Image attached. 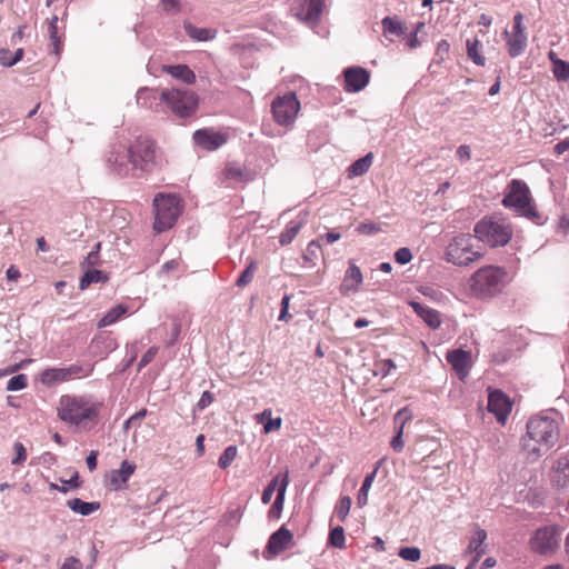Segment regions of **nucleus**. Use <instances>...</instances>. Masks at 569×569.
<instances>
[{
	"label": "nucleus",
	"mask_w": 569,
	"mask_h": 569,
	"mask_svg": "<svg viewBox=\"0 0 569 569\" xmlns=\"http://www.w3.org/2000/svg\"><path fill=\"white\" fill-rule=\"evenodd\" d=\"M559 423L549 416H536L527 422V435L522 438L523 451L537 459L548 452L559 440Z\"/></svg>",
	"instance_id": "1"
},
{
	"label": "nucleus",
	"mask_w": 569,
	"mask_h": 569,
	"mask_svg": "<svg viewBox=\"0 0 569 569\" xmlns=\"http://www.w3.org/2000/svg\"><path fill=\"white\" fill-rule=\"evenodd\" d=\"M101 403L82 396L64 395L58 405V417L72 426L90 430L97 425Z\"/></svg>",
	"instance_id": "2"
},
{
	"label": "nucleus",
	"mask_w": 569,
	"mask_h": 569,
	"mask_svg": "<svg viewBox=\"0 0 569 569\" xmlns=\"http://www.w3.org/2000/svg\"><path fill=\"white\" fill-rule=\"evenodd\" d=\"M507 284V271L502 267L485 266L470 278V289L478 298H491Z\"/></svg>",
	"instance_id": "3"
},
{
	"label": "nucleus",
	"mask_w": 569,
	"mask_h": 569,
	"mask_svg": "<svg viewBox=\"0 0 569 569\" xmlns=\"http://www.w3.org/2000/svg\"><path fill=\"white\" fill-rule=\"evenodd\" d=\"M482 256L476 237L461 233L449 241L445 249L443 259L457 267H468L480 260Z\"/></svg>",
	"instance_id": "4"
},
{
	"label": "nucleus",
	"mask_w": 569,
	"mask_h": 569,
	"mask_svg": "<svg viewBox=\"0 0 569 569\" xmlns=\"http://www.w3.org/2000/svg\"><path fill=\"white\" fill-rule=\"evenodd\" d=\"M502 204L513 209L519 216L537 221L539 212L532 206V198L527 183L519 179H512L506 187Z\"/></svg>",
	"instance_id": "5"
},
{
	"label": "nucleus",
	"mask_w": 569,
	"mask_h": 569,
	"mask_svg": "<svg viewBox=\"0 0 569 569\" xmlns=\"http://www.w3.org/2000/svg\"><path fill=\"white\" fill-rule=\"evenodd\" d=\"M477 241L490 247L506 246L512 236V230L503 219L485 218L475 226Z\"/></svg>",
	"instance_id": "6"
},
{
	"label": "nucleus",
	"mask_w": 569,
	"mask_h": 569,
	"mask_svg": "<svg viewBox=\"0 0 569 569\" xmlns=\"http://www.w3.org/2000/svg\"><path fill=\"white\" fill-rule=\"evenodd\" d=\"M160 101L164 102L174 116L187 118L196 112L199 99L189 89L170 88L161 90Z\"/></svg>",
	"instance_id": "7"
},
{
	"label": "nucleus",
	"mask_w": 569,
	"mask_h": 569,
	"mask_svg": "<svg viewBox=\"0 0 569 569\" xmlns=\"http://www.w3.org/2000/svg\"><path fill=\"white\" fill-rule=\"evenodd\" d=\"M156 212L153 228L157 232L170 229L181 213L180 201L173 194H158L153 200Z\"/></svg>",
	"instance_id": "8"
},
{
	"label": "nucleus",
	"mask_w": 569,
	"mask_h": 569,
	"mask_svg": "<svg viewBox=\"0 0 569 569\" xmlns=\"http://www.w3.org/2000/svg\"><path fill=\"white\" fill-rule=\"evenodd\" d=\"M133 157L132 146L113 144L107 156L108 168L120 177H137Z\"/></svg>",
	"instance_id": "9"
},
{
	"label": "nucleus",
	"mask_w": 569,
	"mask_h": 569,
	"mask_svg": "<svg viewBox=\"0 0 569 569\" xmlns=\"http://www.w3.org/2000/svg\"><path fill=\"white\" fill-rule=\"evenodd\" d=\"M560 545V533L557 528L547 526L535 531L529 540L530 550L540 556H552Z\"/></svg>",
	"instance_id": "10"
},
{
	"label": "nucleus",
	"mask_w": 569,
	"mask_h": 569,
	"mask_svg": "<svg viewBox=\"0 0 569 569\" xmlns=\"http://www.w3.org/2000/svg\"><path fill=\"white\" fill-rule=\"evenodd\" d=\"M271 110L273 119L279 126L289 127L297 118L300 110V102L296 93L289 92L282 97L276 98L271 104Z\"/></svg>",
	"instance_id": "11"
},
{
	"label": "nucleus",
	"mask_w": 569,
	"mask_h": 569,
	"mask_svg": "<svg viewBox=\"0 0 569 569\" xmlns=\"http://www.w3.org/2000/svg\"><path fill=\"white\" fill-rule=\"evenodd\" d=\"M132 154L138 176L151 171L156 160L154 142L148 138H139L132 144Z\"/></svg>",
	"instance_id": "12"
},
{
	"label": "nucleus",
	"mask_w": 569,
	"mask_h": 569,
	"mask_svg": "<svg viewBox=\"0 0 569 569\" xmlns=\"http://www.w3.org/2000/svg\"><path fill=\"white\" fill-rule=\"evenodd\" d=\"M487 409L499 422L505 423L511 411V402L502 391L493 390L489 393Z\"/></svg>",
	"instance_id": "13"
},
{
	"label": "nucleus",
	"mask_w": 569,
	"mask_h": 569,
	"mask_svg": "<svg viewBox=\"0 0 569 569\" xmlns=\"http://www.w3.org/2000/svg\"><path fill=\"white\" fill-rule=\"evenodd\" d=\"M194 143L206 150L212 151L228 141V134L212 129H200L193 133Z\"/></svg>",
	"instance_id": "14"
},
{
	"label": "nucleus",
	"mask_w": 569,
	"mask_h": 569,
	"mask_svg": "<svg viewBox=\"0 0 569 569\" xmlns=\"http://www.w3.org/2000/svg\"><path fill=\"white\" fill-rule=\"evenodd\" d=\"M345 89L348 92H358L369 82L370 73L361 67H350L343 71Z\"/></svg>",
	"instance_id": "15"
},
{
	"label": "nucleus",
	"mask_w": 569,
	"mask_h": 569,
	"mask_svg": "<svg viewBox=\"0 0 569 569\" xmlns=\"http://www.w3.org/2000/svg\"><path fill=\"white\" fill-rule=\"evenodd\" d=\"M460 379H465L469 375L472 366L471 353L462 349L449 351L446 357Z\"/></svg>",
	"instance_id": "16"
},
{
	"label": "nucleus",
	"mask_w": 569,
	"mask_h": 569,
	"mask_svg": "<svg viewBox=\"0 0 569 569\" xmlns=\"http://www.w3.org/2000/svg\"><path fill=\"white\" fill-rule=\"evenodd\" d=\"M325 3L323 0H306L299 8L297 12V17L310 24L313 26L318 23L320 16L322 13Z\"/></svg>",
	"instance_id": "17"
},
{
	"label": "nucleus",
	"mask_w": 569,
	"mask_h": 569,
	"mask_svg": "<svg viewBox=\"0 0 569 569\" xmlns=\"http://www.w3.org/2000/svg\"><path fill=\"white\" fill-rule=\"evenodd\" d=\"M136 466L128 460H123L117 470H112L108 477L110 487L113 490H120L126 487L129 478L133 475Z\"/></svg>",
	"instance_id": "18"
},
{
	"label": "nucleus",
	"mask_w": 569,
	"mask_h": 569,
	"mask_svg": "<svg viewBox=\"0 0 569 569\" xmlns=\"http://www.w3.org/2000/svg\"><path fill=\"white\" fill-rule=\"evenodd\" d=\"M552 483L560 490L569 492V457H560L553 467Z\"/></svg>",
	"instance_id": "19"
},
{
	"label": "nucleus",
	"mask_w": 569,
	"mask_h": 569,
	"mask_svg": "<svg viewBox=\"0 0 569 569\" xmlns=\"http://www.w3.org/2000/svg\"><path fill=\"white\" fill-rule=\"evenodd\" d=\"M292 537V533L288 529L281 527L270 536L267 546L268 551L271 552L272 555H278L282 552L289 547Z\"/></svg>",
	"instance_id": "20"
},
{
	"label": "nucleus",
	"mask_w": 569,
	"mask_h": 569,
	"mask_svg": "<svg viewBox=\"0 0 569 569\" xmlns=\"http://www.w3.org/2000/svg\"><path fill=\"white\" fill-rule=\"evenodd\" d=\"M487 539V531L480 528H477L472 536L470 537V541L467 548L469 553H473V559L471 566L479 561V559L486 553V548L483 546Z\"/></svg>",
	"instance_id": "21"
},
{
	"label": "nucleus",
	"mask_w": 569,
	"mask_h": 569,
	"mask_svg": "<svg viewBox=\"0 0 569 569\" xmlns=\"http://www.w3.org/2000/svg\"><path fill=\"white\" fill-rule=\"evenodd\" d=\"M137 104L150 109L157 110L160 100V93H158L157 89L143 87L137 91L136 94Z\"/></svg>",
	"instance_id": "22"
},
{
	"label": "nucleus",
	"mask_w": 569,
	"mask_h": 569,
	"mask_svg": "<svg viewBox=\"0 0 569 569\" xmlns=\"http://www.w3.org/2000/svg\"><path fill=\"white\" fill-rule=\"evenodd\" d=\"M289 485V473L286 471L281 479V483L278 488V493L276 500L273 501L271 508L269 509L268 516L269 518L279 519L283 509L284 496L287 491V487Z\"/></svg>",
	"instance_id": "23"
},
{
	"label": "nucleus",
	"mask_w": 569,
	"mask_h": 569,
	"mask_svg": "<svg viewBox=\"0 0 569 569\" xmlns=\"http://www.w3.org/2000/svg\"><path fill=\"white\" fill-rule=\"evenodd\" d=\"M162 71L187 84L196 82V74L187 64H166L162 67Z\"/></svg>",
	"instance_id": "24"
},
{
	"label": "nucleus",
	"mask_w": 569,
	"mask_h": 569,
	"mask_svg": "<svg viewBox=\"0 0 569 569\" xmlns=\"http://www.w3.org/2000/svg\"><path fill=\"white\" fill-rule=\"evenodd\" d=\"M40 380L48 387H53L58 383L70 381L66 367L49 368L43 370Z\"/></svg>",
	"instance_id": "25"
},
{
	"label": "nucleus",
	"mask_w": 569,
	"mask_h": 569,
	"mask_svg": "<svg viewBox=\"0 0 569 569\" xmlns=\"http://www.w3.org/2000/svg\"><path fill=\"white\" fill-rule=\"evenodd\" d=\"M306 212L302 217H299L298 220L290 221L287 228L281 232L279 237V242L281 246H287L292 242V240L297 237L302 226L307 222Z\"/></svg>",
	"instance_id": "26"
},
{
	"label": "nucleus",
	"mask_w": 569,
	"mask_h": 569,
	"mask_svg": "<svg viewBox=\"0 0 569 569\" xmlns=\"http://www.w3.org/2000/svg\"><path fill=\"white\" fill-rule=\"evenodd\" d=\"M412 307L417 315L430 327V328H438L441 325V319L439 316V312L425 307L418 302H412Z\"/></svg>",
	"instance_id": "27"
},
{
	"label": "nucleus",
	"mask_w": 569,
	"mask_h": 569,
	"mask_svg": "<svg viewBox=\"0 0 569 569\" xmlns=\"http://www.w3.org/2000/svg\"><path fill=\"white\" fill-rule=\"evenodd\" d=\"M362 272L359 267L351 263L346 271L342 289L345 291H357L358 286L362 282Z\"/></svg>",
	"instance_id": "28"
},
{
	"label": "nucleus",
	"mask_w": 569,
	"mask_h": 569,
	"mask_svg": "<svg viewBox=\"0 0 569 569\" xmlns=\"http://www.w3.org/2000/svg\"><path fill=\"white\" fill-rule=\"evenodd\" d=\"M409 418L410 417L408 416L407 409H402V410L398 411L396 415L395 421H396V423H399V427L397 430V435L391 440V447L397 452H400L405 447V443L402 440V432H403L405 423Z\"/></svg>",
	"instance_id": "29"
},
{
	"label": "nucleus",
	"mask_w": 569,
	"mask_h": 569,
	"mask_svg": "<svg viewBox=\"0 0 569 569\" xmlns=\"http://www.w3.org/2000/svg\"><path fill=\"white\" fill-rule=\"evenodd\" d=\"M507 47L508 52L512 58L520 56L527 47L526 32H512L511 38L507 42Z\"/></svg>",
	"instance_id": "30"
},
{
	"label": "nucleus",
	"mask_w": 569,
	"mask_h": 569,
	"mask_svg": "<svg viewBox=\"0 0 569 569\" xmlns=\"http://www.w3.org/2000/svg\"><path fill=\"white\" fill-rule=\"evenodd\" d=\"M67 506L81 516H89L100 508L99 502H86L79 498L68 500Z\"/></svg>",
	"instance_id": "31"
},
{
	"label": "nucleus",
	"mask_w": 569,
	"mask_h": 569,
	"mask_svg": "<svg viewBox=\"0 0 569 569\" xmlns=\"http://www.w3.org/2000/svg\"><path fill=\"white\" fill-rule=\"evenodd\" d=\"M184 30L187 34L197 41H209L216 37L217 31L209 28H198L192 26L191 23L184 24Z\"/></svg>",
	"instance_id": "32"
},
{
	"label": "nucleus",
	"mask_w": 569,
	"mask_h": 569,
	"mask_svg": "<svg viewBox=\"0 0 569 569\" xmlns=\"http://www.w3.org/2000/svg\"><path fill=\"white\" fill-rule=\"evenodd\" d=\"M128 308L124 305H117L111 308L98 322V328H104L117 322L124 313H127Z\"/></svg>",
	"instance_id": "33"
},
{
	"label": "nucleus",
	"mask_w": 569,
	"mask_h": 569,
	"mask_svg": "<svg viewBox=\"0 0 569 569\" xmlns=\"http://www.w3.org/2000/svg\"><path fill=\"white\" fill-rule=\"evenodd\" d=\"M108 280L107 274L97 269L89 268L80 279V289L84 290L92 283L106 282Z\"/></svg>",
	"instance_id": "34"
},
{
	"label": "nucleus",
	"mask_w": 569,
	"mask_h": 569,
	"mask_svg": "<svg viewBox=\"0 0 569 569\" xmlns=\"http://www.w3.org/2000/svg\"><path fill=\"white\" fill-rule=\"evenodd\" d=\"M377 472H378V467H376L372 472H370L366 476V478L362 482V486L358 492V497H357V503L359 507H363L368 503L369 490L375 481Z\"/></svg>",
	"instance_id": "35"
},
{
	"label": "nucleus",
	"mask_w": 569,
	"mask_h": 569,
	"mask_svg": "<svg viewBox=\"0 0 569 569\" xmlns=\"http://www.w3.org/2000/svg\"><path fill=\"white\" fill-rule=\"evenodd\" d=\"M467 54L477 66H485V57L480 53L481 42L478 39H467Z\"/></svg>",
	"instance_id": "36"
},
{
	"label": "nucleus",
	"mask_w": 569,
	"mask_h": 569,
	"mask_svg": "<svg viewBox=\"0 0 569 569\" xmlns=\"http://www.w3.org/2000/svg\"><path fill=\"white\" fill-rule=\"evenodd\" d=\"M372 163V153H368L365 157L356 160L348 169L349 174L358 177L365 174Z\"/></svg>",
	"instance_id": "37"
},
{
	"label": "nucleus",
	"mask_w": 569,
	"mask_h": 569,
	"mask_svg": "<svg viewBox=\"0 0 569 569\" xmlns=\"http://www.w3.org/2000/svg\"><path fill=\"white\" fill-rule=\"evenodd\" d=\"M57 22H58V17L53 16L51 18V20L49 21L48 32H49V38H50L51 44L53 47L52 51L54 54L58 56L61 50V40L58 36Z\"/></svg>",
	"instance_id": "38"
},
{
	"label": "nucleus",
	"mask_w": 569,
	"mask_h": 569,
	"mask_svg": "<svg viewBox=\"0 0 569 569\" xmlns=\"http://www.w3.org/2000/svg\"><path fill=\"white\" fill-rule=\"evenodd\" d=\"M70 380L88 377L92 372V366L73 363L66 367Z\"/></svg>",
	"instance_id": "39"
},
{
	"label": "nucleus",
	"mask_w": 569,
	"mask_h": 569,
	"mask_svg": "<svg viewBox=\"0 0 569 569\" xmlns=\"http://www.w3.org/2000/svg\"><path fill=\"white\" fill-rule=\"evenodd\" d=\"M381 23L385 33L401 36L405 32L403 24L395 18L386 17L382 19Z\"/></svg>",
	"instance_id": "40"
},
{
	"label": "nucleus",
	"mask_w": 569,
	"mask_h": 569,
	"mask_svg": "<svg viewBox=\"0 0 569 569\" xmlns=\"http://www.w3.org/2000/svg\"><path fill=\"white\" fill-rule=\"evenodd\" d=\"M257 269H258L257 261L256 260H250V262L247 266V268L242 271V273L237 279L236 284L238 287H246V286H248L252 281L253 273L256 272Z\"/></svg>",
	"instance_id": "41"
},
{
	"label": "nucleus",
	"mask_w": 569,
	"mask_h": 569,
	"mask_svg": "<svg viewBox=\"0 0 569 569\" xmlns=\"http://www.w3.org/2000/svg\"><path fill=\"white\" fill-rule=\"evenodd\" d=\"M282 477L283 475L274 476L272 480L268 483V486L264 488L261 497V501L263 505H268L271 501L274 491H278Z\"/></svg>",
	"instance_id": "42"
},
{
	"label": "nucleus",
	"mask_w": 569,
	"mask_h": 569,
	"mask_svg": "<svg viewBox=\"0 0 569 569\" xmlns=\"http://www.w3.org/2000/svg\"><path fill=\"white\" fill-rule=\"evenodd\" d=\"M238 449L236 446L227 447L219 457L218 465L221 469H227L237 458Z\"/></svg>",
	"instance_id": "43"
},
{
	"label": "nucleus",
	"mask_w": 569,
	"mask_h": 569,
	"mask_svg": "<svg viewBox=\"0 0 569 569\" xmlns=\"http://www.w3.org/2000/svg\"><path fill=\"white\" fill-rule=\"evenodd\" d=\"M329 542L332 547L342 549L346 546L345 530L338 526L333 528L329 533Z\"/></svg>",
	"instance_id": "44"
},
{
	"label": "nucleus",
	"mask_w": 569,
	"mask_h": 569,
	"mask_svg": "<svg viewBox=\"0 0 569 569\" xmlns=\"http://www.w3.org/2000/svg\"><path fill=\"white\" fill-rule=\"evenodd\" d=\"M552 72L558 81L569 80V63L566 61H556V66H552Z\"/></svg>",
	"instance_id": "45"
},
{
	"label": "nucleus",
	"mask_w": 569,
	"mask_h": 569,
	"mask_svg": "<svg viewBox=\"0 0 569 569\" xmlns=\"http://www.w3.org/2000/svg\"><path fill=\"white\" fill-rule=\"evenodd\" d=\"M351 508V498L343 496L336 507V515L340 521H345Z\"/></svg>",
	"instance_id": "46"
},
{
	"label": "nucleus",
	"mask_w": 569,
	"mask_h": 569,
	"mask_svg": "<svg viewBox=\"0 0 569 569\" xmlns=\"http://www.w3.org/2000/svg\"><path fill=\"white\" fill-rule=\"evenodd\" d=\"M27 385H28V378H27L26 375L21 373V375L12 377L8 381L7 390L8 391L22 390V389H24L27 387Z\"/></svg>",
	"instance_id": "47"
},
{
	"label": "nucleus",
	"mask_w": 569,
	"mask_h": 569,
	"mask_svg": "<svg viewBox=\"0 0 569 569\" xmlns=\"http://www.w3.org/2000/svg\"><path fill=\"white\" fill-rule=\"evenodd\" d=\"M398 555L405 560L416 562L420 559L421 551L418 547H403L399 550Z\"/></svg>",
	"instance_id": "48"
},
{
	"label": "nucleus",
	"mask_w": 569,
	"mask_h": 569,
	"mask_svg": "<svg viewBox=\"0 0 569 569\" xmlns=\"http://www.w3.org/2000/svg\"><path fill=\"white\" fill-rule=\"evenodd\" d=\"M227 179L242 181L247 179V173L238 166L230 164L224 170Z\"/></svg>",
	"instance_id": "49"
},
{
	"label": "nucleus",
	"mask_w": 569,
	"mask_h": 569,
	"mask_svg": "<svg viewBox=\"0 0 569 569\" xmlns=\"http://www.w3.org/2000/svg\"><path fill=\"white\" fill-rule=\"evenodd\" d=\"M321 250L320 239L312 240L308 243L306 249V260L313 261L318 258Z\"/></svg>",
	"instance_id": "50"
},
{
	"label": "nucleus",
	"mask_w": 569,
	"mask_h": 569,
	"mask_svg": "<svg viewBox=\"0 0 569 569\" xmlns=\"http://www.w3.org/2000/svg\"><path fill=\"white\" fill-rule=\"evenodd\" d=\"M161 8L168 14H177L181 10L180 0H161Z\"/></svg>",
	"instance_id": "51"
},
{
	"label": "nucleus",
	"mask_w": 569,
	"mask_h": 569,
	"mask_svg": "<svg viewBox=\"0 0 569 569\" xmlns=\"http://www.w3.org/2000/svg\"><path fill=\"white\" fill-rule=\"evenodd\" d=\"M395 260L399 264H407L412 260V253L409 248H400L395 252Z\"/></svg>",
	"instance_id": "52"
},
{
	"label": "nucleus",
	"mask_w": 569,
	"mask_h": 569,
	"mask_svg": "<svg viewBox=\"0 0 569 569\" xmlns=\"http://www.w3.org/2000/svg\"><path fill=\"white\" fill-rule=\"evenodd\" d=\"M13 449L16 452V457L12 459V465H21L27 459V451L24 446L21 442H14Z\"/></svg>",
	"instance_id": "53"
},
{
	"label": "nucleus",
	"mask_w": 569,
	"mask_h": 569,
	"mask_svg": "<svg viewBox=\"0 0 569 569\" xmlns=\"http://www.w3.org/2000/svg\"><path fill=\"white\" fill-rule=\"evenodd\" d=\"M377 373H380L382 377L388 376L393 369H396V365L391 359H385L377 365Z\"/></svg>",
	"instance_id": "54"
},
{
	"label": "nucleus",
	"mask_w": 569,
	"mask_h": 569,
	"mask_svg": "<svg viewBox=\"0 0 569 569\" xmlns=\"http://www.w3.org/2000/svg\"><path fill=\"white\" fill-rule=\"evenodd\" d=\"M157 353H158L157 347L149 348L141 357L139 365H138V369L141 370L143 367L149 365L154 359Z\"/></svg>",
	"instance_id": "55"
},
{
	"label": "nucleus",
	"mask_w": 569,
	"mask_h": 569,
	"mask_svg": "<svg viewBox=\"0 0 569 569\" xmlns=\"http://www.w3.org/2000/svg\"><path fill=\"white\" fill-rule=\"evenodd\" d=\"M357 231L359 233H362V234H368V236H371V234H375L379 231H381V228L376 224V223H360L358 227H357Z\"/></svg>",
	"instance_id": "56"
},
{
	"label": "nucleus",
	"mask_w": 569,
	"mask_h": 569,
	"mask_svg": "<svg viewBox=\"0 0 569 569\" xmlns=\"http://www.w3.org/2000/svg\"><path fill=\"white\" fill-rule=\"evenodd\" d=\"M282 419L280 417L270 418L263 423V431L266 433H270L272 431H277L281 428Z\"/></svg>",
	"instance_id": "57"
},
{
	"label": "nucleus",
	"mask_w": 569,
	"mask_h": 569,
	"mask_svg": "<svg viewBox=\"0 0 569 569\" xmlns=\"http://www.w3.org/2000/svg\"><path fill=\"white\" fill-rule=\"evenodd\" d=\"M213 400H214V397L210 391H203L198 403H197V409L200 411L204 410L207 407H209L213 402Z\"/></svg>",
	"instance_id": "58"
},
{
	"label": "nucleus",
	"mask_w": 569,
	"mask_h": 569,
	"mask_svg": "<svg viewBox=\"0 0 569 569\" xmlns=\"http://www.w3.org/2000/svg\"><path fill=\"white\" fill-rule=\"evenodd\" d=\"M289 301H290V297L288 295L283 296V298L281 300V311L279 315L280 321H288L291 318V316L288 313Z\"/></svg>",
	"instance_id": "59"
},
{
	"label": "nucleus",
	"mask_w": 569,
	"mask_h": 569,
	"mask_svg": "<svg viewBox=\"0 0 569 569\" xmlns=\"http://www.w3.org/2000/svg\"><path fill=\"white\" fill-rule=\"evenodd\" d=\"M60 569H82V563L76 557H68L64 559Z\"/></svg>",
	"instance_id": "60"
},
{
	"label": "nucleus",
	"mask_w": 569,
	"mask_h": 569,
	"mask_svg": "<svg viewBox=\"0 0 569 569\" xmlns=\"http://www.w3.org/2000/svg\"><path fill=\"white\" fill-rule=\"evenodd\" d=\"M457 157L460 159V160H463V161H467L470 159L471 157V152H470V148L466 144H462L460 146L458 149H457Z\"/></svg>",
	"instance_id": "61"
},
{
	"label": "nucleus",
	"mask_w": 569,
	"mask_h": 569,
	"mask_svg": "<svg viewBox=\"0 0 569 569\" xmlns=\"http://www.w3.org/2000/svg\"><path fill=\"white\" fill-rule=\"evenodd\" d=\"M99 262V256H97V251H90L83 261V266L92 267Z\"/></svg>",
	"instance_id": "62"
},
{
	"label": "nucleus",
	"mask_w": 569,
	"mask_h": 569,
	"mask_svg": "<svg viewBox=\"0 0 569 569\" xmlns=\"http://www.w3.org/2000/svg\"><path fill=\"white\" fill-rule=\"evenodd\" d=\"M178 267H179V260L178 259H172L170 261H167L162 266L161 271L163 273H169L170 271L178 269Z\"/></svg>",
	"instance_id": "63"
},
{
	"label": "nucleus",
	"mask_w": 569,
	"mask_h": 569,
	"mask_svg": "<svg viewBox=\"0 0 569 569\" xmlns=\"http://www.w3.org/2000/svg\"><path fill=\"white\" fill-rule=\"evenodd\" d=\"M568 149H569V139L562 140V141L558 142V143L555 146V152H556L557 154H562V153H563V152H566Z\"/></svg>",
	"instance_id": "64"
}]
</instances>
